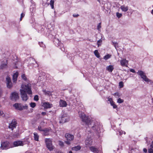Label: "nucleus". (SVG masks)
I'll return each instance as SVG.
<instances>
[{"mask_svg":"<svg viewBox=\"0 0 153 153\" xmlns=\"http://www.w3.org/2000/svg\"><path fill=\"white\" fill-rule=\"evenodd\" d=\"M79 116L82 120V121L84 122L86 124H87L89 126L90 125H94L91 127V129L94 131H98L101 126L100 124L97 123L94 124V122L93 121L89 119L88 118L85 114L82 112L79 114Z\"/></svg>","mask_w":153,"mask_h":153,"instance_id":"nucleus-1","label":"nucleus"},{"mask_svg":"<svg viewBox=\"0 0 153 153\" xmlns=\"http://www.w3.org/2000/svg\"><path fill=\"white\" fill-rule=\"evenodd\" d=\"M21 89L20 90L21 97L23 101H26L28 99L27 93L28 94L32 93L31 90V85L30 84L25 85L22 84L21 85Z\"/></svg>","mask_w":153,"mask_h":153,"instance_id":"nucleus-2","label":"nucleus"},{"mask_svg":"<svg viewBox=\"0 0 153 153\" xmlns=\"http://www.w3.org/2000/svg\"><path fill=\"white\" fill-rule=\"evenodd\" d=\"M13 106L16 109L20 111L23 110L24 109H27L28 106L26 104L23 105L22 104L19 103H16L13 105Z\"/></svg>","mask_w":153,"mask_h":153,"instance_id":"nucleus-3","label":"nucleus"},{"mask_svg":"<svg viewBox=\"0 0 153 153\" xmlns=\"http://www.w3.org/2000/svg\"><path fill=\"white\" fill-rule=\"evenodd\" d=\"M59 120L60 123H64L69 121V117L68 115L65 114L62 116Z\"/></svg>","mask_w":153,"mask_h":153,"instance_id":"nucleus-4","label":"nucleus"},{"mask_svg":"<svg viewBox=\"0 0 153 153\" xmlns=\"http://www.w3.org/2000/svg\"><path fill=\"white\" fill-rule=\"evenodd\" d=\"M45 141L47 147L48 149L50 151L53 150L54 148L52 145L51 140L50 139H45Z\"/></svg>","mask_w":153,"mask_h":153,"instance_id":"nucleus-5","label":"nucleus"},{"mask_svg":"<svg viewBox=\"0 0 153 153\" xmlns=\"http://www.w3.org/2000/svg\"><path fill=\"white\" fill-rule=\"evenodd\" d=\"M65 137L67 140L65 141V142L68 145L70 144V142L73 140L74 137L73 135L69 134H65Z\"/></svg>","mask_w":153,"mask_h":153,"instance_id":"nucleus-6","label":"nucleus"},{"mask_svg":"<svg viewBox=\"0 0 153 153\" xmlns=\"http://www.w3.org/2000/svg\"><path fill=\"white\" fill-rule=\"evenodd\" d=\"M137 73L140 76L143 80L146 82L148 81L149 79L146 76L144 72L141 71H139Z\"/></svg>","mask_w":153,"mask_h":153,"instance_id":"nucleus-7","label":"nucleus"},{"mask_svg":"<svg viewBox=\"0 0 153 153\" xmlns=\"http://www.w3.org/2000/svg\"><path fill=\"white\" fill-rule=\"evenodd\" d=\"M137 73L140 76L143 80L146 82L148 81L149 79L146 76L144 72L141 71H139Z\"/></svg>","mask_w":153,"mask_h":153,"instance_id":"nucleus-8","label":"nucleus"},{"mask_svg":"<svg viewBox=\"0 0 153 153\" xmlns=\"http://www.w3.org/2000/svg\"><path fill=\"white\" fill-rule=\"evenodd\" d=\"M6 83L7 88H10L13 87L11 79L9 76H7L6 78Z\"/></svg>","mask_w":153,"mask_h":153,"instance_id":"nucleus-9","label":"nucleus"},{"mask_svg":"<svg viewBox=\"0 0 153 153\" xmlns=\"http://www.w3.org/2000/svg\"><path fill=\"white\" fill-rule=\"evenodd\" d=\"M9 143L8 142L6 141L1 143V148L3 149H6L9 148Z\"/></svg>","mask_w":153,"mask_h":153,"instance_id":"nucleus-10","label":"nucleus"},{"mask_svg":"<svg viewBox=\"0 0 153 153\" xmlns=\"http://www.w3.org/2000/svg\"><path fill=\"white\" fill-rule=\"evenodd\" d=\"M10 98L11 100H16L19 99V96L18 93L13 92L12 93Z\"/></svg>","mask_w":153,"mask_h":153,"instance_id":"nucleus-11","label":"nucleus"},{"mask_svg":"<svg viewBox=\"0 0 153 153\" xmlns=\"http://www.w3.org/2000/svg\"><path fill=\"white\" fill-rule=\"evenodd\" d=\"M121 65L122 66L127 67L128 65V61L126 59H123L120 61Z\"/></svg>","mask_w":153,"mask_h":153,"instance_id":"nucleus-12","label":"nucleus"},{"mask_svg":"<svg viewBox=\"0 0 153 153\" xmlns=\"http://www.w3.org/2000/svg\"><path fill=\"white\" fill-rule=\"evenodd\" d=\"M16 121L14 120H13L11 123L9 124V128L11 129L12 130H13L14 128H16Z\"/></svg>","mask_w":153,"mask_h":153,"instance_id":"nucleus-13","label":"nucleus"},{"mask_svg":"<svg viewBox=\"0 0 153 153\" xmlns=\"http://www.w3.org/2000/svg\"><path fill=\"white\" fill-rule=\"evenodd\" d=\"M93 140L90 137H87L85 141V144L86 145H91L92 144Z\"/></svg>","mask_w":153,"mask_h":153,"instance_id":"nucleus-14","label":"nucleus"},{"mask_svg":"<svg viewBox=\"0 0 153 153\" xmlns=\"http://www.w3.org/2000/svg\"><path fill=\"white\" fill-rule=\"evenodd\" d=\"M14 146H23L24 145L23 142L21 141H17L13 142Z\"/></svg>","mask_w":153,"mask_h":153,"instance_id":"nucleus-15","label":"nucleus"},{"mask_svg":"<svg viewBox=\"0 0 153 153\" xmlns=\"http://www.w3.org/2000/svg\"><path fill=\"white\" fill-rule=\"evenodd\" d=\"M43 106L45 108H51L52 106V105L48 102H45L43 103Z\"/></svg>","mask_w":153,"mask_h":153,"instance_id":"nucleus-16","label":"nucleus"},{"mask_svg":"<svg viewBox=\"0 0 153 153\" xmlns=\"http://www.w3.org/2000/svg\"><path fill=\"white\" fill-rule=\"evenodd\" d=\"M90 150L94 153H98L99 151L98 149L94 146H91L89 147Z\"/></svg>","mask_w":153,"mask_h":153,"instance_id":"nucleus-17","label":"nucleus"},{"mask_svg":"<svg viewBox=\"0 0 153 153\" xmlns=\"http://www.w3.org/2000/svg\"><path fill=\"white\" fill-rule=\"evenodd\" d=\"M59 103L60 107H65L67 105L66 101L61 99L59 101Z\"/></svg>","mask_w":153,"mask_h":153,"instance_id":"nucleus-18","label":"nucleus"},{"mask_svg":"<svg viewBox=\"0 0 153 153\" xmlns=\"http://www.w3.org/2000/svg\"><path fill=\"white\" fill-rule=\"evenodd\" d=\"M18 76V73L16 72L14 74L13 76V82L16 83L17 80V78Z\"/></svg>","mask_w":153,"mask_h":153,"instance_id":"nucleus-19","label":"nucleus"},{"mask_svg":"<svg viewBox=\"0 0 153 153\" xmlns=\"http://www.w3.org/2000/svg\"><path fill=\"white\" fill-rule=\"evenodd\" d=\"M120 8L123 11L126 12L128 10V7L127 6H126L123 5L121 6Z\"/></svg>","mask_w":153,"mask_h":153,"instance_id":"nucleus-20","label":"nucleus"},{"mask_svg":"<svg viewBox=\"0 0 153 153\" xmlns=\"http://www.w3.org/2000/svg\"><path fill=\"white\" fill-rule=\"evenodd\" d=\"M114 69L113 66L112 65H110L106 67V70L109 72H111Z\"/></svg>","mask_w":153,"mask_h":153,"instance_id":"nucleus-21","label":"nucleus"},{"mask_svg":"<svg viewBox=\"0 0 153 153\" xmlns=\"http://www.w3.org/2000/svg\"><path fill=\"white\" fill-rule=\"evenodd\" d=\"M34 138L35 140L38 141L39 139V136L36 133H34Z\"/></svg>","mask_w":153,"mask_h":153,"instance_id":"nucleus-22","label":"nucleus"},{"mask_svg":"<svg viewBox=\"0 0 153 153\" xmlns=\"http://www.w3.org/2000/svg\"><path fill=\"white\" fill-rule=\"evenodd\" d=\"M81 149V147L79 146H76L73 147L72 148V150H74L76 151H78L80 150Z\"/></svg>","mask_w":153,"mask_h":153,"instance_id":"nucleus-23","label":"nucleus"},{"mask_svg":"<svg viewBox=\"0 0 153 153\" xmlns=\"http://www.w3.org/2000/svg\"><path fill=\"white\" fill-rule=\"evenodd\" d=\"M7 60H6V61L5 62H4V63H3L1 64L0 66L1 68V69H3V68H6L7 67Z\"/></svg>","mask_w":153,"mask_h":153,"instance_id":"nucleus-24","label":"nucleus"},{"mask_svg":"<svg viewBox=\"0 0 153 153\" xmlns=\"http://www.w3.org/2000/svg\"><path fill=\"white\" fill-rule=\"evenodd\" d=\"M43 91L44 93L46 95H51V92L47 91L45 90H43Z\"/></svg>","mask_w":153,"mask_h":153,"instance_id":"nucleus-25","label":"nucleus"},{"mask_svg":"<svg viewBox=\"0 0 153 153\" xmlns=\"http://www.w3.org/2000/svg\"><path fill=\"white\" fill-rule=\"evenodd\" d=\"M94 53L97 58H99L100 57V55L97 50H95L94 52Z\"/></svg>","mask_w":153,"mask_h":153,"instance_id":"nucleus-26","label":"nucleus"},{"mask_svg":"<svg viewBox=\"0 0 153 153\" xmlns=\"http://www.w3.org/2000/svg\"><path fill=\"white\" fill-rule=\"evenodd\" d=\"M111 56V55H110V54H107L104 57V59H105V60H107L108 59L110 58Z\"/></svg>","mask_w":153,"mask_h":153,"instance_id":"nucleus-27","label":"nucleus"},{"mask_svg":"<svg viewBox=\"0 0 153 153\" xmlns=\"http://www.w3.org/2000/svg\"><path fill=\"white\" fill-rule=\"evenodd\" d=\"M54 0H51L50 1V4L51 6L52 9L54 8Z\"/></svg>","mask_w":153,"mask_h":153,"instance_id":"nucleus-28","label":"nucleus"},{"mask_svg":"<svg viewBox=\"0 0 153 153\" xmlns=\"http://www.w3.org/2000/svg\"><path fill=\"white\" fill-rule=\"evenodd\" d=\"M117 102L119 103H121L124 102V100L119 98L117 100Z\"/></svg>","mask_w":153,"mask_h":153,"instance_id":"nucleus-29","label":"nucleus"},{"mask_svg":"<svg viewBox=\"0 0 153 153\" xmlns=\"http://www.w3.org/2000/svg\"><path fill=\"white\" fill-rule=\"evenodd\" d=\"M102 42V40L100 39L99 40H98L97 42V45H98V46L99 47L101 45V44Z\"/></svg>","mask_w":153,"mask_h":153,"instance_id":"nucleus-30","label":"nucleus"},{"mask_svg":"<svg viewBox=\"0 0 153 153\" xmlns=\"http://www.w3.org/2000/svg\"><path fill=\"white\" fill-rule=\"evenodd\" d=\"M22 78L25 81H26L27 80V78L24 74H22L21 75Z\"/></svg>","mask_w":153,"mask_h":153,"instance_id":"nucleus-31","label":"nucleus"},{"mask_svg":"<svg viewBox=\"0 0 153 153\" xmlns=\"http://www.w3.org/2000/svg\"><path fill=\"white\" fill-rule=\"evenodd\" d=\"M30 106L32 108H34L36 105V103L35 102H31L30 104Z\"/></svg>","mask_w":153,"mask_h":153,"instance_id":"nucleus-32","label":"nucleus"},{"mask_svg":"<svg viewBox=\"0 0 153 153\" xmlns=\"http://www.w3.org/2000/svg\"><path fill=\"white\" fill-rule=\"evenodd\" d=\"M113 95L115 96L116 97H119L120 96V95L118 92L116 93L113 94Z\"/></svg>","mask_w":153,"mask_h":153,"instance_id":"nucleus-33","label":"nucleus"},{"mask_svg":"<svg viewBox=\"0 0 153 153\" xmlns=\"http://www.w3.org/2000/svg\"><path fill=\"white\" fill-rule=\"evenodd\" d=\"M48 129H45V131H43V134L44 135H47L48 134Z\"/></svg>","mask_w":153,"mask_h":153,"instance_id":"nucleus-34","label":"nucleus"},{"mask_svg":"<svg viewBox=\"0 0 153 153\" xmlns=\"http://www.w3.org/2000/svg\"><path fill=\"white\" fill-rule=\"evenodd\" d=\"M111 105L113 106V108H116L117 107V106L114 104V102L111 103Z\"/></svg>","mask_w":153,"mask_h":153,"instance_id":"nucleus-35","label":"nucleus"},{"mask_svg":"<svg viewBox=\"0 0 153 153\" xmlns=\"http://www.w3.org/2000/svg\"><path fill=\"white\" fill-rule=\"evenodd\" d=\"M119 86L120 88H123V83L122 82H120L119 83Z\"/></svg>","mask_w":153,"mask_h":153,"instance_id":"nucleus-36","label":"nucleus"},{"mask_svg":"<svg viewBox=\"0 0 153 153\" xmlns=\"http://www.w3.org/2000/svg\"><path fill=\"white\" fill-rule=\"evenodd\" d=\"M113 45H114V46L116 48V47H118V44L117 42H113Z\"/></svg>","mask_w":153,"mask_h":153,"instance_id":"nucleus-37","label":"nucleus"},{"mask_svg":"<svg viewBox=\"0 0 153 153\" xmlns=\"http://www.w3.org/2000/svg\"><path fill=\"white\" fill-rule=\"evenodd\" d=\"M116 15L118 18H120L122 16V14L119 13H117Z\"/></svg>","mask_w":153,"mask_h":153,"instance_id":"nucleus-38","label":"nucleus"},{"mask_svg":"<svg viewBox=\"0 0 153 153\" xmlns=\"http://www.w3.org/2000/svg\"><path fill=\"white\" fill-rule=\"evenodd\" d=\"M34 99L35 101H38L39 100L38 96L37 95H35L34 97Z\"/></svg>","mask_w":153,"mask_h":153,"instance_id":"nucleus-39","label":"nucleus"},{"mask_svg":"<svg viewBox=\"0 0 153 153\" xmlns=\"http://www.w3.org/2000/svg\"><path fill=\"white\" fill-rule=\"evenodd\" d=\"M151 148L148 150V152L149 153H153V149Z\"/></svg>","mask_w":153,"mask_h":153,"instance_id":"nucleus-40","label":"nucleus"},{"mask_svg":"<svg viewBox=\"0 0 153 153\" xmlns=\"http://www.w3.org/2000/svg\"><path fill=\"white\" fill-rule=\"evenodd\" d=\"M38 128L39 130L40 131H45V129H42V128L41 127L39 126Z\"/></svg>","mask_w":153,"mask_h":153,"instance_id":"nucleus-41","label":"nucleus"},{"mask_svg":"<svg viewBox=\"0 0 153 153\" xmlns=\"http://www.w3.org/2000/svg\"><path fill=\"white\" fill-rule=\"evenodd\" d=\"M25 14L23 13H22L21 15V17L20 19V21H21L22 19V18L24 16Z\"/></svg>","mask_w":153,"mask_h":153,"instance_id":"nucleus-42","label":"nucleus"},{"mask_svg":"<svg viewBox=\"0 0 153 153\" xmlns=\"http://www.w3.org/2000/svg\"><path fill=\"white\" fill-rule=\"evenodd\" d=\"M101 23H99L97 26V29L98 30H99L100 28L101 27Z\"/></svg>","mask_w":153,"mask_h":153,"instance_id":"nucleus-43","label":"nucleus"},{"mask_svg":"<svg viewBox=\"0 0 153 153\" xmlns=\"http://www.w3.org/2000/svg\"><path fill=\"white\" fill-rule=\"evenodd\" d=\"M119 132L120 135H122L123 133H124V134H126V132L125 131H123L122 130H121L120 131H119Z\"/></svg>","mask_w":153,"mask_h":153,"instance_id":"nucleus-44","label":"nucleus"},{"mask_svg":"<svg viewBox=\"0 0 153 153\" xmlns=\"http://www.w3.org/2000/svg\"><path fill=\"white\" fill-rule=\"evenodd\" d=\"M108 101L110 102L111 104L114 102L112 101V99L111 98H108Z\"/></svg>","mask_w":153,"mask_h":153,"instance_id":"nucleus-45","label":"nucleus"},{"mask_svg":"<svg viewBox=\"0 0 153 153\" xmlns=\"http://www.w3.org/2000/svg\"><path fill=\"white\" fill-rule=\"evenodd\" d=\"M59 145L61 146H63V143L62 141H59Z\"/></svg>","mask_w":153,"mask_h":153,"instance_id":"nucleus-46","label":"nucleus"},{"mask_svg":"<svg viewBox=\"0 0 153 153\" xmlns=\"http://www.w3.org/2000/svg\"><path fill=\"white\" fill-rule=\"evenodd\" d=\"M147 82H150V83L151 84L153 83V81H152V80L149 79V80H148V81H147Z\"/></svg>","mask_w":153,"mask_h":153,"instance_id":"nucleus-47","label":"nucleus"},{"mask_svg":"<svg viewBox=\"0 0 153 153\" xmlns=\"http://www.w3.org/2000/svg\"><path fill=\"white\" fill-rule=\"evenodd\" d=\"M79 16V15L78 14H75L73 15V16L74 17H77L78 16Z\"/></svg>","mask_w":153,"mask_h":153,"instance_id":"nucleus-48","label":"nucleus"},{"mask_svg":"<svg viewBox=\"0 0 153 153\" xmlns=\"http://www.w3.org/2000/svg\"><path fill=\"white\" fill-rule=\"evenodd\" d=\"M39 45H40V46L41 47H44L43 45L42 42H41V43L39 42Z\"/></svg>","mask_w":153,"mask_h":153,"instance_id":"nucleus-49","label":"nucleus"},{"mask_svg":"<svg viewBox=\"0 0 153 153\" xmlns=\"http://www.w3.org/2000/svg\"><path fill=\"white\" fill-rule=\"evenodd\" d=\"M130 71L131 72H132V73H135V70L133 69H131L130 70Z\"/></svg>","mask_w":153,"mask_h":153,"instance_id":"nucleus-50","label":"nucleus"},{"mask_svg":"<svg viewBox=\"0 0 153 153\" xmlns=\"http://www.w3.org/2000/svg\"><path fill=\"white\" fill-rule=\"evenodd\" d=\"M150 146L151 148H153V140L152 141Z\"/></svg>","mask_w":153,"mask_h":153,"instance_id":"nucleus-51","label":"nucleus"},{"mask_svg":"<svg viewBox=\"0 0 153 153\" xmlns=\"http://www.w3.org/2000/svg\"><path fill=\"white\" fill-rule=\"evenodd\" d=\"M4 114L3 112L2 111L0 110V116Z\"/></svg>","mask_w":153,"mask_h":153,"instance_id":"nucleus-52","label":"nucleus"},{"mask_svg":"<svg viewBox=\"0 0 153 153\" xmlns=\"http://www.w3.org/2000/svg\"><path fill=\"white\" fill-rule=\"evenodd\" d=\"M143 152H145V153H146L147 152V150L146 149V148H144L143 149Z\"/></svg>","mask_w":153,"mask_h":153,"instance_id":"nucleus-53","label":"nucleus"},{"mask_svg":"<svg viewBox=\"0 0 153 153\" xmlns=\"http://www.w3.org/2000/svg\"><path fill=\"white\" fill-rule=\"evenodd\" d=\"M42 115H45L46 114V113L45 112H42Z\"/></svg>","mask_w":153,"mask_h":153,"instance_id":"nucleus-54","label":"nucleus"},{"mask_svg":"<svg viewBox=\"0 0 153 153\" xmlns=\"http://www.w3.org/2000/svg\"><path fill=\"white\" fill-rule=\"evenodd\" d=\"M151 13L153 15V9L152 10Z\"/></svg>","mask_w":153,"mask_h":153,"instance_id":"nucleus-55","label":"nucleus"},{"mask_svg":"<svg viewBox=\"0 0 153 153\" xmlns=\"http://www.w3.org/2000/svg\"><path fill=\"white\" fill-rule=\"evenodd\" d=\"M69 153H72V152L71 151H70L69 152Z\"/></svg>","mask_w":153,"mask_h":153,"instance_id":"nucleus-56","label":"nucleus"},{"mask_svg":"<svg viewBox=\"0 0 153 153\" xmlns=\"http://www.w3.org/2000/svg\"><path fill=\"white\" fill-rule=\"evenodd\" d=\"M97 1H100V0H97Z\"/></svg>","mask_w":153,"mask_h":153,"instance_id":"nucleus-57","label":"nucleus"},{"mask_svg":"<svg viewBox=\"0 0 153 153\" xmlns=\"http://www.w3.org/2000/svg\"><path fill=\"white\" fill-rule=\"evenodd\" d=\"M119 148H117V150H119Z\"/></svg>","mask_w":153,"mask_h":153,"instance_id":"nucleus-58","label":"nucleus"}]
</instances>
